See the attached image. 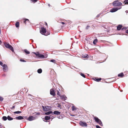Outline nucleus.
Segmentation results:
<instances>
[{"instance_id":"obj_1","label":"nucleus","mask_w":128,"mask_h":128,"mask_svg":"<svg viewBox=\"0 0 128 128\" xmlns=\"http://www.w3.org/2000/svg\"><path fill=\"white\" fill-rule=\"evenodd\" d=\"M114 6H121L122 4V3L119 2L118 0L114 1L112 4Z\"/></svg>"},{"instance_id":"obj_2","label":"nucleus","mask_w":128,"mask_h":128,"mask_svg":"<svg viewBox=\"0 0 128 128\" xmlns=\"http://www.w3.org/2000/svg\"><path fill=\"white\" fill-rule=\"evenodd\" d=\"M4 45L6 48L10 49L12 52H14L13 47L8 43H5L4 44Z\"/></svg>"},{"instance_id":"obj_3","label":"nucleus","mask_w":128,"mask_h":128,"mask_svg":"<svg viewBox=\"0 0 128 128\" xmlns=\"http://www.w3.org/2000/svg\"><path fill=\"white\" fill-rule=\"evenodd\" d=\"M34 54L36 56L41 58H45L44 56L43 55L40 54L38 52L34 53Z\"/></svg>"},{"instance_id":"obj_4","label":"nucleus","mask_w":128,"mask_h":128,"mask_svg":"<svg viewBox=\"0 0 128 128\" xmlns=\"http://www.w3.org/2000/svg\"><path fill=\"white\" fill-rule=\"evenodd\" d=\"M42 107L43 110L45 112H46L50 110V108L48 106H42Z\"/></svg>"},{"instance_id":"obj_5","label":"nucleus","mask_w":128,"mask_h":128,"mask_svg":"<svg viewBox=\"0 0 128 128\" xmlns=\"http://www.w3.org/2000/svg\"><path fill=\"white\" fill-rule=\"evenodd\" d=\"M79 124L80 126H82L86 127L87 126V124L85 122H82L80 121L79 122Z\"/></svg>"},{"instance_id":"obj_6","label":"nucleus","mask_w":128,"mask_h":128,"mask_svg":"<svg viewBox=\"0 0 128 128\" xmlns=\"http://www.w3.org/2000/svg\"><path fill=\"white\" fill-rule=\"evenodd\" d=\"M121 8V7L119 8H114L111 9V10L110 11V12H115Z\"/></svg>"},{"instance_id":"obj_7","label":"nucleus","mask_w":128,"mask_h":128,"mask_svg":"<svg viewBox=\"0 0 128 128\" xmlns=\"http://www.w3.org/2000/svg\"><path fill=\"white\" fill-rule=\"evenodd\" d=\"M3 70L4 72H6L8 70V67L6 65L4 64L3 66Z\"/></svg>"},{"instance_id":"obj_8","label":"nucleus","mask_w":128,"mask_h":128,"mask_svg":"<svg viewBox=\"0 0 128 128\" xmlns=\"http://www.w3.org/2000/svg\"><path fill=\"white\" fill-rule=\"evenodd\" d=\"M36 119V118L35 117H34L32 116H30L27 119V120L30 121H31L34 120Z\"/></svg>"},{"instance_id":"obj_9","label":"nucleus","mask_w":128,"mask_h":128,"mask_svg":"<svg viewBox=\"0 0 128 128\" xmlns=\"http://www.w3.org/2000/svg\"><path fill=\"white\" fill-rule=\"evenodd\" d=\"M41 32L42 34H44L46 32V29L44 27H42L41 28Z\"/></svg>"},{"instance_id":"obj_10","label":"nucleus","mask_w":128,"mask_h":128,"mask_svg":"<svg viewBox=\"0 0 128 128\" xmlns=\"http://www.w3.org/2000/svg\"><path fill=\"white\" fill-rule=\"evenodd\" d=\"M50 94L51 95L54 96L55 95L54 90L52 89H51L50 90Z\"/></svg>"},{"instance_id":"obj_11","label":"nucleus","mask_w":128,"mask_h":128,"mask_svg":"<svg viewBox=\"0 0 128 128\" xmlns=\"http://www.w3.org/2000/svg\"><path fill=\"white\" fill-rule=\"evenodd\" d=\"M51 116H46L45 117L44 120L46 122L47 120H50L51 118Z\"/></svg>"},{"instance_id":"obj_12","label":"nucleus","mask_w":128,"mask_h":128,"mask_svg":"<svg viewBox=\"0 0 128 128\" xmlns=\"http://www.w3.org/2000/svg\"><path fill=\"white\" fill-rule=\"evenodd\" d=\"M16 119L17 120H21L24 119L23 117L22 116H19L16 117Z\"/></svg>"},{"instance_id":"obj_13","label":"nucleus","mask_w":128,"mask_h":128,"mask_svg":"<svg viewBox=\"0 0 128 128\" xmlns=\"http://www.w3.org/2000/svg\"><path fill=\"white\" fill-rule=\"evenodd\" d=\"M53 113V114H54L56 115H58L60 114V112L59 111H54V112Z\"/></svg>"},{"instance_id":"obj_14","label":"nucleus","mask_w":128,"mask_h":128,"mask_svg":"<svg viewBox=\"0 0 128 128\" xmlns=\"http://www.w3.org/2000/svg\"><path fill=\"white\" fill-rule=\"evenodd\" d=\"M50 114H51L52 115L53 114V112L52 111H50L48 112H45V114L46 115H49Z\"/></svg>"},{"instance_id":"obj_15","label":"nucleus","mask_w":128,"mask_h":128,"mask_svg":"<svg viewBox=\"0 0 128 128\" xmlns=\"http://www.w3.org/2000/svg\"><path fill=\"white\" fill-rule=\"evenodd\" d=\"M122 27V26L121 25H119L117 26V30H120Z\"/></svg>"},{"instance_id":"obj_16","label":"nucleus","mask_w":128,"mask_h":128,"mask_svg":"<svg viewBox=\"0 0 128 128\" xmlns=\"http://www.w3.org/2000/svg\"><path fill=\"white\" fill-rule=\"evenodd\" d=\"M62 99L63 100H65L67 99V98L65 95H62L61 96Z\"/></svg>"},{"instance_id":"obj_17","label":"nucleus","mask_w":128,"mask_h":128,"mask_svg":"<svg viewBox=\"0 0 128 128\" xmlns=\"http://www.w3.org/2000/svg\"><path fill=\"white\" fill-rule=\"evenodd\" d=\"M94 118L95 122H98V121H100V120L98 118L96 117H94Z\"/></svg>"},{"instance_id":"obj_18","label":"nucleus","mask_w":128,"mask_h":128,"mask_svg":"<svg viewBox=\"0 0 128 128\" xmlns=\"http://www.w3.org/2000/svg\"><path fill=\"white\" fill-rule=\"evenodd\" d=\"M7 118L8 120H11L13 119V118L10 117L9 116H8L7 117Z\"/></svg>"},{"instance_id":"obj_19","label":"nucleus","mask_w":128,"mask_h":128,"mask_svg":"<svg viewBox=\"0 0 128 128\" xmlns=\"http://www.w3.org/2000/svg\"><path fill=\"white\" fill-rule=\"evenodd\" d=\"M101 80V78H94V80L96 81L97 82H98L100 81V80Z\"/></svg>"},{"instance_id":"obj_20","label":"nucleus","mask_w":128,"mask_h":128,"mask_svg":"<svg viewBox=\"0 0 128 128\" xmlns=\"http://www.w3.org/2000/svg\"><path fill=\"white\" fill-rule=\"evenodd\" d=\"M118 76H120L122 77L124 76V74L122 72L118 74Z\"/></svg>"},{"instance_id":"obj_21","label":"nucleus","mask_w":128,"mask_h":128,"mask_svg":"<svg viewBox=\"0 0 128 128\" xmlns=\"http://www.w3.org/2000/svg\"><path fill=\"white\" fill-rule=\"evenodd\" d=\"M37 72L38 73L40 74L42 72V70L40 68L38 70Z\"/></svg>"},{"instance_id":"obj_22","label":"nucleus","mask_w":128,"mask_h":128,"mask_svg":"<svg viewBox=\"0 0 128 128\" xmlns=\"http://www.w3.org/2000/svg\"><path fill=\"white\" fill-rule=\"evenodd\" d=\"M100 121H98V122H97V123H98L100 126H102V122L100 120Z\"/></svg>"},{"instance_id":"obj_23","label":"nucleus","mask_w":128,"mask_h":128,"mask_svg":"<svg viewBox=\"0 0 128 128\" xmlns=\"http://www.w3.org/2000/svg\"><path fill=\"white\" fill-rule=\"evenodd\" d=\"M24 51L27 54H30V52L26 49L24 50Z\"/></svg>"},{"instance_id":"obj_24","label":"nucleus","mask_w":128,"mask_h":128,"mask_svg":"<svg viewBox=\"0 0 128 128\" xmlns=\"http://www.w3.org/2000/svg\"><path fill=\"white\" fill-rule=\"evenodd\" d=\"M7 117L6 116H3L2 117V118L4 121L6 120L7 119Z\"/></svg>"},{"instance_id":"obj_25","label":"nucleus","mask_w":128,"mask_h":128,"mask_svg":"<svg viewBox=\"0 0 128 128\" xmlns=\"http://www.w3.org/2000/svg\"><path fill=\"white\" fill-rule=\"evenodd\" d=\"M16 26V27L18 28L19 27V23L18 22H16L15 24Z\"/></svg>"},{"instance_id":"obj_26","label":"nucleus","mask_w":128,"mask_h":128,"mask_svg":"<svg viewBox=\"0 0 128 128\" xmlns=\"http://www.w3.org/2000/svg\"><path fill=\"white\" fill-rule=\"evenodd\" d=\"M21 112H22L21 111H17L14 112V113L15 114H18L21 113Z\"/></svg>"},{"instance_id":"obj_27","label":"nucleus","mask_w":128,"mask_h":128,"mask_svg":"<svg viewBox=\"0 0 128 128\" xmlns=\"http://www.w3.org/2000/svg\"><path fill=\"white\" fill-rule=\"evenodd\" d=\"M98 40L97 39H95L94 40V41L93 42V44H96V43L97 42Z\"/></svg>"},{"instance_id":"obj_28","label":"nucleus","mask_w":128,"mask_h":128,"mask_svg":"<svg viewBox=\"0 0 128 128\" xmlns=\"http://www.w3.org/2000/svg\"><path fill=\"white\" fill-rule=\"evenodd\" d=\"M72 110H76V108L74 106H72Z\"/></svg>"},{"instance_id":"obj_29","label":"nucleus","mask_w":128,"mask_h":128,"mask_svg":"<svg viewBox=\"0 0 128 128\" xmlns=\"http://www.w3.org/2000/svg\"><path fill=\"white\" fill-rule=\"evenodd\" d=\"M125 4H128V0H125L124 2Z\"/></svg>"},{"instance_id":"obj_30","label":"nucleus","mask_w":128,"mask_h":128,"mask_svg":"<svg viewBox=\"0 0 128 128\" xmlns=\"http://www.w3.org/2000/svg\"><path fill=\"white\" fill-rule=\"evenodd\" d=\"M80 75L82 76V77H83L84 78H86V76H85V75L83 74L82 73H80Z\"/></svg>"},{"instance_id":"obj_31","label":"nucleus","mask_w":128,"mask_h":128,"mask_svg":"<svg viewBox=\"0 0 128 128\" xmlns=\"http://www.w3.org/2000/svg\"><path fill=\"white\" fill-rule=\"evenodd\" d=\"M50 62H52L55 63L56 61L55 60L53 59L50 60Z\"/></svg>"},{"instance_id":"obj_32","label":"nucleus","mask_w":128,"mask_h":128,"mask_svg":"<svg viewBox=\"0 0 128 128\" xmlns=\"http://www.w3.org/2000/svg\"><path fill=\"white\" fill-rule=\"evenodd\" d=\"M25 20L24 21V22L26 24V22L27 21L28 22H29V20L28 19H24Z\"/></svg>"},{"instance_id":"obj_33","label":"nucleus","mask_w":128,"mask_h":128,"mask_svg":"<svg viewBox=\"0 0 128 128\" xmlns=\"http://www.w3.org/2000/svg\"><path fill=\"white\" fill-rule=\"evenodd\" d=\"M88 56L87 54H86L85 55L83 56L82 57L83 58H88Z\"/></svg>"},{"instance_id":"obj_34","label":"nucleus","mask_w":128,"mask_h":128,"mask_svg":"<svg viewBox=\"0 0 128 128\" xmlns=\"http://www.w3.org/2000/svg\"><path fill=\"white\" fill-rule=\"evenodd\" d=\"M3 99L4 98L0 96V101H3Z\"/></svg>"},{"instance_id":"obj_35","label":"nucleus","mask_w":128,"mask_h":128,"mask_svg":"<svg viewBox=\"0 0 128 128\" xmlns=\"http://www.w3.org/2000/svg\"><path fill=\"white\" fill-rule=\"evenodd\" d=\"M0 64L2 66H3V63L1 61H0Z\"/></svg>"},{"instance_id":"obj_36","label":"nucleus","mask_w":128,"mask_h":128,"mask_svg":"<svg viewBox=\"0 0 128 128\" xmlns=\"http://www.w3.org/2000/svg\"><path fill=\"white\" fill-rule=\"evenodd\" d=\"M20 60L21 61V62H26V61L25 60H23V59H20Z\"/></svg>"},{"instance_id":"obj_37","label":"nucleus","mask_w":128,"mask_h":128,"mask_svg":"<svg viewBox=\"0 0 128 128\" xmlns=\"http://www.w3.org/2000/svg\"><path fill=\"white\" fill-rule=\"evenodd\" d=\"M96 128H101L100 126L98 125H96Z\"/></svg>"},{"instance_id":"obj_38","label":"nucleus","mask_w":128,"mask_h":128,"mask_svg":"<svg viewBox=\"0 0 128 128\" xmlns=\"http://www.w3.org/2000/svg\"><path fill=\"white\" fill-rule=\"evenodd\" d=\"M58 118H62V116H59L58 117Z\"/></svg>"},{"instance_id":"obj_39","label":"nucleus","mask_w":128,"mask_h":128,"mask_svg":"<svg viewBox=\"0 0 128 128\" xmlns=\"http://www.w3.org/2000/svg\"><path fill=\"white\" fill-rule=\"evenodd\" d=\"M57 106L58 108H60L61 107V105L60 104H58Z\"/></svg>"},{"instance_id":"obj_40","label":"nucleus","mask_w":128,"mask_h":128,"mask_svg":"<svg viewBox=\"0 0 128 128\" xmlns=\"http://www.w3.org/2000/svg\"><path fill=\"white\" fill-rule=\"evenodd\" d=\"M90 27V26H86V29H88V28H89Z\"/></svg>"},{"instance_id":"obj_41","label":"nucleus","mask_w":128,"mask_h":128,"mask_svg":"<svg viewBox=\"0 0 128 128\" xmlns=\"http://www.w3.org/2000/svg\"><path fill=\"white\" fill-rule=\"evenodd\" d=\"M33 0V2H36L37 1V0Z\"/></svg>"},{"instance_id":"obj_42","label":"nucleus","mask_w":128,"mask_h":128,"mask_svg":"<svg viewBox=\"0 0 128 128\" xmlns=\"http://www.w3.org/2000/svg\"><path fill=\"white\" fill-rule=\"evenodd\" d=\"M100 14H98L97 16H96V17H98L99 16H100Z\"/></svg>"},{"instance_id":"obj_43","label":"nucleus","mask_w":128,"mask_h":128,"mask_svg":"<svg viewBox=\"0 0 128 128\" xmlns=\"http://www.w3.org/2000/svg\"><path fill=\"white\" fill-rule=\"evenodd\" d=\"M54 118V117L53 116H51V118H52V119Z\"/></svg>"},{"instance_id":"obj_44","label":"nucleus","mask_w":128,"mask_h":128,"mask_svg":"<svg viewBox=\"0 0 128 128\" xmlns=\"http://www.w3.org/2000/svg\"><path fill=\"white\" fill-rule=\"evenodd\" d=\"M2 76H6V74H2Z\"/></svg>"},{"instance_id":"obj_45","label":"nucleus","mask_w":128,"mask_h":128,"mask_svg":"<svg viewBox=\"0 0 128 128\" xmlns=\"http://www.w3.org/2000/svg\"><path fill=\"white\" fill-rule=\"evenodd\" d=\"M15 108V106H13L12 108H11V109H13L14 108Z\"/></svg>"},{"instance_id":"obj_46","label":"nucleus","mask_w":128,"mask_h":128,"mask_svg":"<svg viewBox=\"0 0 128 128\" xmlns=\"http://www.w3.org/2000/svg\"><path fill=\"white\" fill-rule=\"evenodd\" d=\"M36 114L37 115H39L40 114V113H37Z\"/></svg>"},{"instance_id":"obj_47","label":"nucleus","mask_w":128,"mask_h":128,"mask_svg":"<svg viewBox=\"0 0 128 128\" xmlns=\"http://www.w3.org/2000/svg\"><path fill=\"white\" fill-rule=\"evenodd\" d=\"M124 29H126V28H122V30H124Z\"/></svg>"},{"instance_id":"obj_48","label":"nucleus","mask_w":128,"mask_h":128,"mask_svg":"<svg viewBox=\"0 0 128 128\" xmlns=\"http://www.w3.org/2000/svg\"><path fill=\"white\" fill-rule=\"evenodd\" d=\"M126 33L128 34V30H126Z\"/></svg>"},{"instance_id":"obj_49","label":"nucleus","mask_w":128,"mask_h":128,"mask_svg":"<svg viewBox=\"0 0 128 128\" xmlns=\"http://www.w3.org/2000/svg\"><path fill=\"white\" fill-rule=\"evenodd\" d=\"M57 95H59L60 94H59V92H58V93H57Z\"/></svg>"},{"instance_id":"obj_50","label":"nucleus","mask_w":128,"mask_h":128,"mask_svg":"<svg viewBox=\"0 0 128 128\" xmlns=\"http://www.w3.org/2000/svg\"><path fill=\"white\" fill-rule=\"evenodd\" d=\"M24 118H25L26 119H27L28 118H27V116H24Z\"/></svg>"},{"instance_id":"obj_51","label":"nucleus","mask_w":128,"mask_h":128,"mask_svg":"<svg viewBox=\"0 0 128 128\" xmlns=\"http://www.w3.org/2000/svg\"><path fill=\"white\" fill-rule=\"evenodd\" d=\"M126 13H128V10H126Z\"/></svg>"},{"instance_id":"obj_52","label":"nucleus","mask_w":128,"mask_h":128,"mask_svg":"<svg viewBox=\"0 0 128 128\" xmlns=\"http://www.w3.org/2000/svg\"><path fill=\"white\" fill-rule=\"evenodd\" d=\"M62 23L63 24H65V23L64 22H62Z\"/></svg>"},{"instance_id":"obj_53","label":"nucleus","mask_w":128,"mask_h":128,"mask_svg":"<svg viewBox=\"0 0 128 128\" xmlns=\"http://www.w3.org/2000/svg\"><path fill=\"white\" fill-rule=\"evenodd\" d=\"M1 41L0 40V44H1V43H2Z\"/></svg>"},{"instance_id":"obj_54","label":"nucleus","mask_w":128,"mask_h":128,"mask_svg":"<svg viewBox=\"0 0 128 128\" xmlns=\"http://www.w3.org/2000/svg\"><path fill=\"white\" fill-rule=\"evenodd\" d=\"M48 5L49 6H50V4H48Z\"/></svg>"},{"instance_id":"obj_55","label":"nucleus","mask_w":128,"mask_h":128,"mask_svg":"<svg viewBox=\"0 0 128 128\" xmlns=\"http://www.w3.org/2000/svg\"><path fill=\"white\" fill-rule=\"evenodd\" d=\"M46 25H47V23H46Z\"/></svg>"},{"instance_id":"obj_56","label":"nucleus","mask_w":128,"mask_h":128,"mask_svg":"<svg viewBox=\"0 0 128 128\" xmlns=\"http://www.w3.org/2000/svg\"><path fill=\"white\" fill-rule=\"evenodd\" d=\"M122 90H121V91H121V92H122Z\"/></svg>"}]
</instances>
